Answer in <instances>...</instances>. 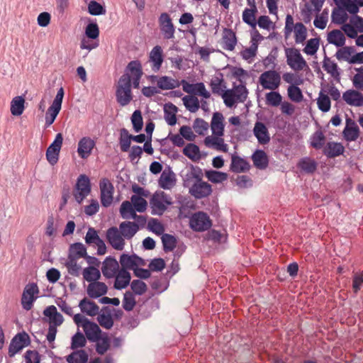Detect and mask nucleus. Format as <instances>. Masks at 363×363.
<instances>
[{
	"instance_id": "47",
	"label": "nucleus",
	"mask_w": 363,
	"mask_h": 363,
	"mask_svg": "<svg viewBox=\"0 0 363 363\" xmlns=\"http://www.w3.org/2000/svg\"><path fill=\"white\" fill-rule=\"evenodd\" d=\"M162 242L163 245V250L165 252H171L174 250L177 245V239L175 236L164 233L162 236Z\"/></svg>"
},
{
	"instance_id": "5",
	"label": "nucleus",
	"mask_w": 363,
	"mask_h": 363,
	"mask_svg": "<svg viewBox=\"0 0 363 363\" xmlns=\"http://www.w3.org/2000/svg\"><path fill=\"white\" fill-rule=\"evenodd\" d=\"M259 82L264 89L275 90L281 83V76L275 70L264 72L259 78Z\"/></svg>"
},
{
	"instance_id": "32",
	"label": "nucleus",
	"mask_w": 363,
	"mask_h": 363,
	"mask_svg": "<svg viewBox=\"0 0 363 363\" xmlns=\"http://www.w3.org/2000/svg\"><path fill=\"white\" fill-rule=\"evenodd\" d=\"M150 205L152 209V215L161 216L167 210V206L163 203V201L160 199V196H159L157 194H153L150 201Z\"/></svg>"
},
{
	"instance_id": "20",
	"label": "nucleus",
	"mask_w": 363,
	"mask_h": 363,
	"mask_svg": "<svg viewBox=\"0 0 363 363\" xmlns=\"http://www.w3.org/2000/svg\"><path fill=\"white\" fill-rule=\"evenodd\" d=\"M119 231L124 239H131L138 231L139 227L135 222L124 221L119 225Z\"/></svg>"
},
{
	"instance_id": "2",
	"label": "nucleus",
	"mask_w": 363,
	"mask_h": 363,
	"mask_svg": "<svg viewBox=\"0 0 363 363\" xmlns=\"http://www.w3.org/2000/svg\"><path fill=\"white\" fill-rule=\"evenodd\" d=\"M285 55L288 65L294 70H302L307 63L300 51L294 48H285Z\"/></svg>"
},
{
	"instance_id": "52",
	"label": "nucleus",
	"mask_w": 363,
	"mask_h": 363,
	"mask_svg": "<svg viewBox=\"0 0 363 363\" xmlns=\"http://www.w3.org/2000/svg\"><path fill=\"white\" fill-rule=\"evenodd\" d=\"M325 141V137L321 130L315 131L311 136V145L316 150H320L323 147Z\"/></svg>"
},
{
	"instance_id": "21",
	"label": "nucleus",
	"mask_w": 363,
	"mask_h": 363,
	"mask_svg": "<svg viewBox=\"0 0 363 363\" xmlns=\"http://www.w3.org/2000/svg\"><path fill=\"white\" fill-rule=\"evenodd\" d=\"M254 135L261 145H266L270 140L268 130L266 125L262 122H257L254 127Z\"/></svg>"
},
{
	"instance_id": "17",
	"label": "nucleus",
	"mask_w": 363,
	"mask_h": 363,
	"mask_svg": "<svg viewBox=\"0 0 363 363\" xmlns=\"http://www.w3.org/2000/svg\"><path fill=\"white\" fill-rule=\"evenodd\" d=\"M83 329L89 341L96 342L99 340L101 330L96 323L92 321H86Z\"/></svg>"
},
{
	"instance_id": "18",
	"label": "nucleus",
	"mask_w": 363,
	"mask_h": 363,
	"mask_svg": "<svg viewBox=\"0 0 363 363\" xmlns=\"http://www.w3.org/2000/svg\"><path fill=\"white\" fill-rule=\"evenodd\" d=\"M342 98L344 101L350 106H363V95L358 91L353 89L347 90L343 94Z\"/></svg>"
},
{
	"instance_id": "14",
	"label": "nucleus",
	"mask_w": 363,
	"mask_h": 363,
	"mask_svg": "<svg viewBox=\"0 0 363 363\" xmlns=\"http://www.w3.org/2000/svg\"><path fill=\"white\" fill-rule=\"evenodd\" d=\"M95 145V141L89 137H83L78 143L77 152L79 156L82 159L87 158L91 153Z\"/></svg>"
},
{
	"instance_id": "54",
	"label": "nucleus",
	"mask_w": 363,
	"mask_h": 363,
	"mask_svg": "<svg viewBox=\"0 0 363 363\" xmlns=\"http://www.w3.org/2000/svg\"><path fill=\"white\" fill-rule=\"evenodd\" d=\"M88 12L92 16L104 15L106 12V9L100 3L92 0L88 4Z\"/></svg>"
},
{
	"instance_id": "24",
	"label": "nucleus",
	"mask_w": 363,
	"mask_h": 363,
	"mask_svg": "<svg viewBox=\"0 0 363 363\" xmlns=\"http://www.w3.org/2000/svg\"><path fill=\"white\" fill-rule=\"evenodd\" d=\"M223 49L232 51L237 44V38L235 32L230 28H225L223 33Z\"/></svg>"
},
{
	"instance_id": "53",
	"label": "nucleus",
	"mask_w": 363,
	"mask_h": 363,
	"mask_svg": "<svg viewBox=\"0 0 363 363\" xmlns=\"http://www.w3.org/2000/svg\"><path fill=\"white\" fill-rule=\"evenodd\" d=\"M320 38H314L309 39L303 49V52L308 55H314L318 50Z\"/></svg>"
},
{
	"instance_id": "22",
	"label": "nucleus",
	"mask_w": 363,
	"mask_h": 363,
	"mask_svg": "<svg viewBox=\"0 0 363 363\" xmlns=\"http://www.w3.org/2000/svg\"><path fill=\"white\" fill-rule=\"evenodd\" d=\"M209 85L213 94L220 96L226 88L223 74L222 72L217 73L211 79Z\"/></svg>"
},
{
	"instance_id": "1",
	"label": "nucleus",
	"mask_w": 363,
	"mask_h": 363,
	"mask_svg": "<svg viewBox=\"0 0 363 363\" xmlns=\"http://www.w3.org/2000/svg\"><path fill=\"white\" fill-rule=\"evenodd\" d=\"M130 76L124 73L119 78L116 90V101L121 106H125L133 100Z\"/></svg>"
},
{
	"instance_id": "59",
	"label": "nucleus",
	"mask_w": 363,
	"mask_h": 363,
	"mask_svg": "<svg viewBox=\"0 0 363 363\" xmlns=\"http://www.w3.org/2000/svg\"><path fill=\"white\" fill-rule=\"evenodd\" d=\"M133 128L136 133L140 132L143 126L142 113L140 110H135L131 117Z\"/></svg>"
},
{
	"instance_id": "45",
	"label": "nucleus",
	"mask_w": 363,
	"mask_h": 363,
	"mask_svg": "<svg viewBox=\"0 0 363 363\" xmlns=\"http://www.w3.org/2000/svg\"><path fill=\"white\" fill-rule=\"evenodd\" d=\"M60 110H61V108H60V107H57V106H55L53 105L50 106V107L48 108V111L45 113V128L50 127L55 122Z\"/></svg>"
},
{
	"instance_id": "61",
	"label": "nucleus",
	"mask_w": 363,
	"mask_h": 363,
	"mask_svg": "<svg viewBox=\"0 0 363 363\" xmlns=\"http://www.w3.org/2000/svg\"><path fill=\"white\" fill-rule=\"evenodd\" d=\"M69 252L81 258L86 256V248L82 243L75 242L70 245Z\"/></svg>"
},
{
	"instance_id": "57",
	"label": "nucleus",
	"mask_w": 363,
	"mask_h": 363,
	"mask_svg": "<svg viewBox=\"0 0 363 363\" xmlns=\"http://www.w3.org/2000/svg\"><path fill=\"white\" fill-rule=\"evenodd\" d=\"M136 301L134 295L130 291H126L123 295V308L126 311H130L135 306Z\"/></svg>"
},
{
	"instance_id": "40",
	"label": "nucleus",
	"mask_w": 363,
	"mask_h": 363,
	"mask_svg": "<svg viewBox=\"0 0 363 363\" xmlns=\"http://www.w3.org/2000/svg\"><path fill=\"white\" fill-rule=\"evenodd\" d=\"M87 361L88 354L83 350L74 351L67 357L68 363H86Z\"/></svg>"
},
{
	"instance_id": "8",
	"label": "nucleus",
	"mask_w": 363,
	"mask_h": 363,
	"mask_svg": "<svg viewBox=\"0 0 363 363\" xmlns=\"http://www.w3.org/2000/svg\"><path fill=\"white\" fill-rule=\"evenodd\" d=\"M160 31L164 39L169 40L174 38L175 27L172 18L167 13H162L158 18Z\"/></svg>"
},
{
	"instance_id": "60",
	"label": "nucleus",
	"mask_w": 363,
	"mask_h": 363,
	"mask_svg": "<svg viewBox=\"0 0 363 363\" xmlns=\"http://www.w3.org/2000/svg\"><path fill=\"white\" fill-rule=\"evenodd\" d=\"M61 149L49 145L46 150V159L51 165L55 164L59 160V154Z\"/></svg>"
},
{
	"instance_id": "13",
	"label": "nucleus",
	"mask_w": 363,
	"mask_h": 363,
	"mask_svg": "<svg viewBox=\"0 0 363 363\" xmlns=\"http://www.w3.org/2000/svg\"><path fill=\"white\" fill-rule=\"evenodd\" d=\"M342 133L347 141H355L359 138V128L354 120L347 117Z\"/></svg>"
},
{
	"instance_id": "38",
	"label": "nucleus",
	"mask_w": 363,
	"mask_h": 363,
	"mask_svg": "<svg viewBox=\"0 0 363 363\" xmlns=\"http://www.w3.org/2000/svg\"><path fill=\"white\" fill-rule=\"evenodd\" d=\"M183 154L192 161L199 160L201 158L200 150L197 145L188 143L182 150Z\"/></svg>"
},
{
	"instance_id": "42",
	"label": "nucleus",
	"mask_w": 363,
	"mask_h": 363,
	"mask_svg": "<svg viewBox=\"0 0 363 363\" xmlns=\"http://www.w3.org/2000/svg\"><path fill=\"white\" fill-rule=\"evenodd\" d=\"M307 38L306 27L302 23H296L294 26V38L296 44L303 43Z\"/></svg>"
},
{
	"instance_id": "48",
	"label": "nucleus",
	"mask_w": 363,
	"mask_h": 363,
	"mask_svg": "<svg viewBox=\"0 0 363 363\" xmlns=\"http://www.w3.org/2000/svg\"><path fill=\"white\" fill-rule=\"evenodd\" d=\"M230 90L231 93L235 94L234 96L238 102L243 103L247 99L248 90L244 83H240V84L234 86V89Z\"/></svg>"
},
{
	"instance_id": "19",
	"label": "nucleus",
	"mask_w": 363,
	"mask_h": 363,
	"mask_svg": "<svg viewBox=\"0 0 363 363\" xmlns=\"http://www.w3.org/2000/svg\"><path fill=\"white\" fill-rule=\"evenodd\" d=\"M204 144L208 148L215 149L216 150L226 152L228 150V145L224 143V140L221 137L207 136L204 139Z\"/></svg>"
},
{
	"instance_id": "4",
	"label": "nucleus",
	"mask_w": 363,
	"mask_h": 363,
	"mask_svg": "<svg viewBox=\"0 0 363 363\" xmlns=\"http://www.w3.org/2000/svg\"><path fill=\"white\" fill-rule=\"evenodd\" d=\"M211 225L209 216L203 211L195 213L189 220L190 228L196 232L207 230L211 227Z\"/></svg>"
},
{
	"instance_id": "41",
	"label": "nucleus",
	"mask_w": 363,
	"mask_h": 363,
	"mask_svg": "<svg viewBox=\"0 0 363 363\" xmlns=\"http://www.w3.org/2000/svg\"><path fill=\"white\" fill-rule=\"evenodd\" d=\"M131 135L125 128H121L120 133L119 144L122 152H128L130 150L131 143Z\"/></svg>"
},
{
	"instance_id": "7",
	"label": "nucleus",
	"mask_w": 363,
	"mask_h": 363,
	"mask_svg": "<svg viewBox=\"0 0 363 363\" xmlns=\"http://www.w3.org/2000/svg\"><path fill=\"white\" fill-rule=\"evenodd\" d=\"M76 189L77 192L74 196L77 202L81 203L91 192L89 178L85 174H80L77 180Z\"/></svg>"
},
{
	"instance_id": "58",
	"label": "nucleus",
	"mask_w": 363,
	"mask_h": 363,
	"mask_svg": "<svg viewBox=\"0 0 363 363\" xmlns=\"http://www.w3.org/2000/svg\"><path fill=\"white\" fill-rule=\"evenodd\" d=\"M134 208L139 213L144 212L147 206V203L143 197L133 195L130 198Z\"/></svg>"
},
{
	"instance_id": "30",
	"label": "nucleus",
	"mask_w": 363,
	"mask_h": 363,
	"mask_svg": "<svg viewBox=\"0 0 363 363\" xmlns=\"http://www.w3.org/2000/svg\"><path fill=\"white\" fill-rule=\"evenodd\" d=\"M79 307L82 313H86L89 316H94L98 314L99 311V306L94 301H91L86 298H84L80 301Z\"/></svg>"
},
{
	"instance_id": "10",
	"label": "nucleus",
	"mask_w": 363,
	"mask_h": 363,
	"mask_svg": "<svg viewBox=\"0 0 363 363\" xmlns=\"http://www.w3.org/2000/svg\"><path fill=\"white\" fill-rule=\"evenodd\" d=\"M106 238L110 245L116 250H123L125 246L124 238L118 228L113 226L106 230Z\"/></svg>"
},
{
	"instance_id": "12",
	"label": "nucleus",
	"mask_w": 363,
	"mask_h": 363,
	"mask_svg": "<svg viewBox=\"0 0 363 363\" xmlns=\"http://www.w3.org/2000/svg\"><path fill=\"white\" fill-rule=\"evenodd\" d=\"M119 271V264L116 259L112 256L106 257L101 267L103 275L106 279H111L115 277Z\"/></svg>"
},
{
	"instance_id": "23",
	"label": "nucleus",
	"mask_w": 363,
	"mask_h": 363,
	"mask_svg": "<svg viewBox=\"0 0 363 363\" xmlns=\"http://www.w3.org/2000/svg\"><path fill=\"white\" fill-rule=\"evenodd\" d=\"M115 277L114 288L117 290L123 289L130 284L131 275L128 270L121 269Z\"/></svg>"
},
{
	"instance_id": "31",
	"label": "nucleus",
	"mask_w": 363,
	"mask_h": 363,
	"mask_svg": "<svg viewBox=\"0 0 363 363\" xmlns=\"http://www.w3.org/2000/svg\"><path fill=\"white\" fill-rule=\"evenodd\" d=\"M345 148L340 143L329 142L323 150V154L333 158L343 154Z\"/></svg>"
},
{
	"instance_id": "50",
	"label": "nucleus",
	"mask_w": 363,
	"mask_h": 363,
	"mask_svg": "<svg viewBox=\"0 0 363 363\" xmlns=\"http://www.w3.org/2000/svg\"><path fill=\"white\" fill-rule=\"evenodd\" d=\"M100 277V271L94 267H86L83 271V277L89 282H94L97 281Z\"/></svg>"
},
{
	"instance_id": "26",
	"label": "nucleus",
	"mask_w": 363,
	"mask_h": 363,
	"mask_svg": "<svg viewBox=\"0 0 363 363\" xmlns=\"http://www.w3.org/2000/svg\"><path fill=\"white\" fill-rule=\"evenodd\" d=\"M150 61L152 63V69L157 72L163 62L162 50L160 45L155 46L150 51Z\"/></svg>"
},
{
	"instance_id": "33",
	"label": "nucleus",
	"mask_w": 363,
	"mask_h": 363,
	"mask_svg": "<svg viewBox=\"0 0 363 363\" xmlns=\"http://www.w3.org/2000/svg\"><path fill=\"white\" fill-rule=\"evenodd\" d=\"M297 167L306 174H313L317 169L318 163L315 160L309 157H305L298 161Z\"/></svg>"
},
{
	"instance_id": "39",
	"label": "nucleus",
	"mask_w": 363,
	"mask_h": 363,
	"mask_svg": "<svg viewBox=\"0 0 363 363\" xmlns=\"http://www.w3.org/2000/svg\"><path fill=\"white\" fill-rule=\"evenodd\" d=\"M25 100L23 96L14 97L11 103V112L13 116H21L24 111Z\"/></svg>"
},
{
	"instance_id": "15",
	"label": "nucleus",
	"mask_w": 363,
	"mask_h": 363,
	"mask_svg": "<svg viewBox=\"0 0 363 363\" xmlns=\"http://www.w3.org/2000/svg\"><path fill=\"white\" fill-rule=\"evenodd\" d=\"M224 117L220 112H215L213 114L211 123V128L213 135L222 137L224 135L225 125Z\"/></svg>"
},
{
	"instance_id": "3",
	"label": "nucleus",
	"mask_w": 363,
	"mask_h": 363,
	"mask_svg": "<svg viewBox=\"0 0 363 363\" xmlns=\"http://www.w3.org/2000/svg\"><path fill=\"white\" fill-rule=\"evenodd\" d=\"M39 289L37 284L32 282L26 285L21 297V306L26 311H29L33 306V303L38 298Z\"/></svg>"
},
{
	"instance_id": "64",
	"label": "nucleus",
	"mask_w": 363,
	"mask_h": 363,
	"mask_svg": "<svg viewBox=\"0 0 363 363\" xmlns=\"http://www.w3.org/2000/svg\"><path fill=\"white\" fill-rule=\"evenodd\" d=\"M86 338L84 335L78 331L72 337L71 348L74 350L78 347H83L86 345Z\"/></svg>"
},
{
	"instance_id": "49",
	"label": "nucleus",
	"mask_w": 363,
	"mask_h": 363,
	"mask_svg": "<svg viewBox=\"0 0 363 363\" xmlns=\"http://www.w3.org/2000/svg\"><path fill=\"white\" fill-rule=\"evenodd\" d=\"M317 104L319 110L324 113L329 111L330 109V99L327 94L323 93V90L319 93V96L317 99Z\"/></svg>"
},
{
	"instance_id": "46",
	"label": "nucleus",
	"mask_w": 363,
	"mask_h": 363,
	"mask_svg": "<svg viewBox=\"0 0 363 363\" xmlns=\"http://www.w3.org/2000/svg\"><path fill=\"white\" fill-rule=\"evenodd\" d=\"M182 101L186 108L191 113H195L200 107L199 101L194 96H185L183 97Z\"/></svg>"
},
{
	"instance_id": "27",
	"label": "nucleus",
	"mask_w": 363,
	"mask_h": 363,
	"mask_svg": "<svg viewBox=\"0 0 363 363\" xmlns=\"http://www.w3.org/2000/svg\"><path fill=\"white\" fill-rule=\"evenodd\" d=\"M158 184L163 189H171L176 184L174 173L170 169L168 172L163 171L158 179Z\"/></svg>"
},
{
	"instance_id": "43",
	"label": "nucleus",
	"mask_w": 363,
	"mask_h": 363,
	"mask_svg": "<svg viewBox=\"0 0 363 363\" xmlns=\"http://www.w3.org/2000/svg\"><path fill=\"white\" fill-rule=\"evenodd\" d=\"M355 52V48L353 46H345L339 49L335 56L338 60H345L351 64V55Z\"/></svg>"
},
{
	"instance_id": "28",
	"label": "nucleus",
	"mask_w": 363,
	"mask_h": 363,
	"mask_svg": "<svg viewBox=\"0 0 363 363\" xmlns=\"http://www.w3.org/2000/svg\"><path fill=\"white\" fill-rule=\"evenodd\" d=\"M249 162L239 156H233L230 164V170L235 173L245 172L250 169Z\"/></svg>"
},
{
	"instance_id": "9",
	"label": "nucleus",
	"mask_w": 363,
	"mask_h": 363,
	"mask_svg": "<svg viewBox=\"0 0 363 363\" xmlns=\"http://www.w3.org/2000/svg\"><path fill=\"white\" fill-rule=\"evenodd\" d=\"M100 191H101V205L107 208L110 206L113 202V194L114 191L113 185L110 182V181L104 178L100 181L99 183Z\"/></svg>"
},
{
	"instance_id": "51",
	"label": "nucleus",
	"mask_w": 363,
	"mask_h": 363,
	"mask_svg": "<svg viewBox=\"0 0 363 363\" xmlns=\"http://www.w3.org/2000/svg\"><path fill=\"white\" fill-rule=\"evenodd\" d=\"M120 264L121 265V269H124L125 270H133L136 267L134 254L132 255L122 254L120 257Z\"/></svg>"
},
{
	"instance_id": "36",
	"label": "nucleus",
	"mask_w": 363,
	"mask_h": 363,
	"mask_svg": "<svg viewBox=\"0 0 363 363\" xmlns=\"http://www.w3.org/2000/svg\"><path fill=\"white\" fill-rule=\"evenodd\" d=\"M125 73H128L130 76V79L134 77H142L143 72L140 62L139 60L130 61L125 69Z\"/></svg>"
},
{
	"instance_id": "55",
	"label": "nucleus",
	"mask_w": 363,
	"mask_h": 363,
	"mask_svg": "<svg viewBox=\"0 0 363 363\" xmlns=\"http://www.w3.org/2000/svg\"><path fill=\"white\" fill-rule=\"evenodd\" d=\"M297 85H291L288 87V96L291 101L300 102L303 100V96L301 89Z\"/></svg>"
},
{
	"instance_id": "35",
	"label": "nucleus",
	"mask_w": 363,
	"mask_h": 363,
	"mask_svg": "<svg viewBox=\"0 0 363 363\" xmlns=\"http://www.w3.org/2000/svg\"><path fill=\"white\" fill-rule=\"evenodd\" d=\"M327 40L330 44L334 45L336 47H342L345 43V37L344 34L337 29L331 30L328 34Z\"/></svg>"
},
{
	"instance_id": "44",
	"label": "nucleus",
	"mask_w": 363,
	"mask_h": 363,
	"mask_svg": "<svg viewBox=\"0 0 363 363\" xmlns=\"http://www.w3.org/2000/svg\"><path fill=\"white\" fill-rule=\"evenodd\" d=\"M207 179L214 184L221 183L228 179L227 173L216 170H208L206 172Z\"/></svg>"
},
{
	"instance_id": "62",
	"label": "nucleus",
	"mask_w": 363,
	"mask_h": 363,
	"mask_svg": "<svg viewBox=\"0 0 363 363\" xmlns=\"http://www.w3.org/2000/svg\"><path fill=\"white\" fill-rule=\"evenodd\" d=\"M282 97L278 91H270L266 94V103L272 106H278Z\"/></svg>"
},
{
	"instance_id": "6",
	"label": "nucleus",
	"mask_w": 363,
	"mask_h": 363,
	"mask_svg": "<svg viewBox=\"0 0 363 363\" xmlns=\"http://www.w3.org/2000/svg\"><path fill=\"white\" fill-rule=\"evenodd\" d=\"M30 344V339L28 333L22 332L16 334L11 340L9 347V356L13 357L25 347Z\"/></svg>"
},
{
	"instance_id": "37",
	"label": "nucleus",
	"mask_w": 363,
	"mask_h": 363,
	"mask_svg": "<svg viewBox=\"0 0 363 363\" xmlns=\"http://www.w3.org/2000/svg\"><path fill=\"white\" fill-rule=\"evenodd\" d=\"M180 83L178 80L174 79L170 77L163 76L157 79V86L163 90L173 89L179 87Z\"/></svg>"
},
{
	"instance_id": "25",
	"label": "nucleus",
	"mask_w": 363,
	"mask_h": 363,
	"mask_svg": "<svg viewBox=\"0 0 363 363\" xmlns=\"http://www.w3.org/2000/svg\"><path fill=\"white\" fill-rule=\"evenodd\" d=\"M323 67L327 73L330 74L335 80L340 81V72L337 63L331 60V59L325 53L323 61Z\"/></svg>"
},
{
	"instance_id": "63",
	"label": "nucleus",
	"mask_w": 363,
	"mask_h": 363,
	"mask_svg": "<svg viewBox=\"0 0 363 363\" xmlns=\"http://www.w3.org/2000/svg\"><path fill=\"white\" fill-rule=\"evenodd\" d=\"M193 128L198 135H203L208 129V123L203 118H197L194 121Z\"/></svg>"
},
{
	"instance_id": "11",
	"label": "nucleus",
	"mask_w": 363,
	"mask_h": 363,
	"mask_svg": "<svg viewBox=\"0 0 363 363\" xmlns=\"http://www.w3.org/2000/svg\"><path fill=\"white\" fill-rule=\"evenodd\" d=\"M189 194L196 199L208 197L212 193V186L208 183L201 180L195 181L189 190Z\"/></svg>"
},
{
	"instance_id": "16",
	"label": "nucleus",
	"mask_w": 363,
	"mask_h": 363,
	"mask_svg": "<svg viewBox=\"0 0 363 363\" xmlns=\"http://www.w3.org/2000/svg\"><path fill=\"white\" fill-rule=\"evenodd\" d=\"M108 287L101 281H94L90 283L87 287V294L91 298H97L107 293Z\"/></svg>"
},
{
	"instance_id": "29",
	"label": "nucleus",
	"mask_w": 363,
	"mask_h": 363,
	"mask_svg": "<svg viewBox=\"0 0 363 363\" xmlns=\"http://www.w3.org/2000/svg\"><path fill=\"white\" fill-rule=\"evenodd\" d=\"M252 160L255 167L264 169L268 167L269 160L266 152L262 150H257L252 155Z\"/></svg>"
},
{
	"instance_id": "56",
	"label": "nucleus",
	"mask_w": 363,
	"mask_h": 363,
	"mask_svg": "<svg viewBox=\"0 0 363 363\" xmlns=\"http://www.w3.org/2000/svg\"><path fill=\"white\" fill-rule=\"evenodd\" d=\"M332 21L336 24H343L348 18L347 13L342 8L334 9L332 12Z\"/></svg>"
},
{
	"instance_id": "34",
	"label": "nucleus",
	"mask_w": 363,
	"mask_h": 363,
	"mask_svg": "<svg viewBox=\"0 0 363 363\" xmlns=\"http://www.w3.org/2000/svg\"><path fill=\"white\" fill-rule=\"evenodd\" d=\"M177 111V107L172 103H167L164 106V117L165 121L169 125L173 126L176 124V113Z\"/></svg>"
}]
</instances>
